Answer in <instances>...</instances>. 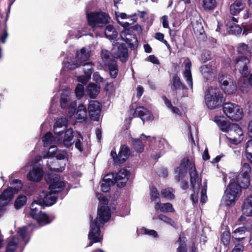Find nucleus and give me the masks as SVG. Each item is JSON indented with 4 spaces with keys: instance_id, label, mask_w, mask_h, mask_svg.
Returning <instances> with one entry per match:
<instances>
[{
    "instance_id": "f257e3e1",
    "label": "nucleus",
    "mask_w": 252,
    "mask_h": 252,
    "mask_svg": "<svg viewBox=\"0 0 252 252\" xmlns=\"http://www.w3.org/2000/svg\"><path fill=\"white\" fill-rule=\"evenodd\" d=\"M67 121L65 117L59 118L54 127L56 137H54L51 132H47L42 138L44 147L58 143H63L65 147H69L72 145L73 139V130L66 129Z\"/></svg>"
},
{
    "instance_id": "f03ea898",
    "label": "nucleus",
    "mask_w": 252,
    "mask_h": 252,
    "mask_svg": "<svg viewBox=\"0 0 252 252\" xmlns=\"http://www.w3.org/2000/svg\"><path fill=\"white\" fill-rule=\"evenodd\" d=\"M188 170L189 171L190 185L194 192L191 194V198L193 203H196L198 202L201 177L196 170L194 161H190L187 158L183 159L180 165L176 169V178L178 181L182 180L186 175Z\"/></svg>"
},
{
    "instance_id": "7ed1b4c3",
    "label": "nucleus",
    "mask_w": 252,
    "mask_h": 252,
    "mask_svg": "<svg viewBox=\"0 0 252 252\" xmlns=\"http://www.w3.org/2000/svg\"><path fill=\"white\" fill-rule=\"evenodd\" d=\"M111 217L110 211L108 206H102L98 208L97 217L91 219L90 230L88 235L90 242L89 246H91L94 243L100 242L103 236L100 228L107 222Z\"/></svg>"
},
{
    "instance_id": "20e7f679",
    "label": "nucleus",
    "mask_w": 252,
    "mask_h": 252,
    "mask_svg": "<svg viewBox=\"0 0 252 252\" xmlns=\"http://www.w3.org/2000/svg\"><path fill=\"white\" fill-rule=\"evenodd\" d=\"M47 180L50 184L49 187L50 191L48 193L42 191L38 198L40 203H42L44 205L51 206L56 203L57 199V193L63 189L65 183L60 178V176L56 174L49 175Z\"/></svg>"
},
{
    "instance_id": "39448f33",
    "label": "nucleus",
    "mask_w": 252,
    "mask_h": 252,
    "mask_svg": "<svg viewBox=\"0 0 252 252\" xmlns=\"http://www.w3.org/2000/svg\"><path fill=\"white\" fill-rule=\"evenodd\" d=\"M236 70H238L241 76L238 81V86L243 93L248 92V76L250 73V60L244 56H239L233 61Z\"/></svg>"
},
{
    "instance_id": "423d86ee",
    "label": "nucleus",
    "mask_w": 252,
    "mask_h": 252,
    "mask_svg": "<svg viewBox=\"0 0 252 252\" xmlns=\"http://www.w3.org/2000/svg\"><path fill=\"white\" fill-rule=\"evenodd\" d=\"M41 159L40 156H36L33 159L28 162L22 169L27 170V168L30 166L31 168L28 174L27 175V178L28 180L32 182H38L41 180L44 175V171L41 165L38 163Z\"/></svg>"
},
{
    "instance_id": "0eeeda50",
    "label": "nucleus",
    "mask_w": 252,
    "mask_h": 252,
    "mask_svg": "<svg viewBox=\"0 0 252 252\" xmlns=\"http://www.w3.org/2000/svg\"><path fill=\"white\" fill-rule=\"evenodd\" d=\"M90 48L83 47L76 52L75 59L65 58L63 61L64 67L68 69H74L79 67L83 62L87 61L90 57Z\"/></svg>"
},
{
    "instance_id": "6e6552de",
    "label": "nucleus",
    "mask_w": 252,
    "mask_h": 252,
    "mask_svg": "<svg viewBox=\"0 0 252 252\" xmlns=\"http://www.w3.org/2000/svg\"><path fill=\"white\" fill-rule=\"evenodd\" d=\"M43 204L40 203L39 199L34 200L31 205L30 216L35 220L37 223L41 226L49 223L52 219L46 214L41 212Z\"/></svg>"
},
{
    "instance_id": "1a4fd4ad",
    "label": "nucleus",
    "mask_w": 252,
    "mask_h": 252,
    "mask_svg": "<svg viewBox=\"0 0 252 252\" xmlns=\"http://www.w3.org/2000/svg\"><path fill=\"white\" fill-rule=\"evenodd\" d=\"M223 94L219 89L210 88L205 94V103L208 108L214 109L221 105L223 101Z\"/></svg>"
},
{
    "instance_id": "9d476101",
    "label": "nucleus",
    "mask_w": 252,
    "mask_h": 252,
    "mask_svg": "<svg viewBox=\"0 0 252 252\" xmlns=\"http://www.w3.org/2000/svg\"><path fill=\"white\" fill-rule=\"evenodd\" d=\"M241 189L235 181H231L226 188L221 200L222 204L225 206L234 205L236 200L241 194Z\"/></svg>"
},
{
    "instance_id": "9b49d317",
    "label": "nucleus",
    "mask_w": 252,
    "mask_h": 252,
    "mask_svg": "<svg viewBox=\"0 0 252 252\" xmlns=\"http://www.w3.org/2000/svg\"><path fill=\"white\" fill-rule=\"evenodd\" d=\"M87 17L89 25L93 28L104 26L110 19L108 14L102 11L90 12L87 14Z\"/></svg>"
},
{
    "instance_id": "f8f14e48",
    "label": "nucleus",
    "mask_w": 252,
    "mask_h": 252,
    "mask_svg": "<svg viewBox=\"0 0 252 252\" xmlns=\"http://www.w3.org/2000/svg\"><path fill=\"white\" fill-rule=\"evenodd\" d=\"M223 111L226 116L230 120L238 121L244 116L243 109L239 105L234 103H225L223 106Z\"/></svg>"
},
{
    "instance_id": "ddd939ff",
    "label": "nucleus",
    "mask_w": 252,
    "mask_h": 252,
    "mask_svg": "<svg viewBox=\"0 0 252 252\" xmlns=\"http://www.w3.org/2000/svg\"><path fill=\"white\" fill-rule=\"evenodd\" d=\"M101 55L104 64L109 68L110 76L112 78H116L118 72V66L110 53L108 50H102Z\"/></svg>"
},
{
    "instance_id": "4468645a",
    "label": "nucleus",
    "mask_w": 252,
    "mask_h": 252,
    "mask_svg": "<svg viewBox=\"0 0 252 252\" xmlns=\"http://www.w3.org/2000/svg\"><path fill=\"white\" fill-rule=\"evenodd\" d=\"M226 137L230 143L237 145L244 139L243 131L237 124H232Z\"/></svg>"
},
{
    "instance_id": "2eb2a0df",
    "label": "nucleus",
    "mask_w": 252,
    "mask_h": 252,
    "mask_svg": "<svg viewBox=\"0 0 252 252\" xmlns=\"http://www.w3.org/2000/svg\"><path fill=\"white\" fill-rule=\"evenodd\" d=\"M113 45L112 54L114 58L119 59L122 62H126L128 57L127 48L123 43L119 44V43L115 41L113 42Z\"/></svg>"
},
{
    "instance_id": "dca6fc26",
    "label": "nucleus",
    "mask_w": 252,
    "mask_h": 252,
    "mask_svg": "<svg viewBox=\"0 0 252 252\" xmlns=\"http://www.w3.org/2000/svg\"><path fill=\"white\" fill-rule=\"evenodd\" d=\"M129 155V149L125 145L121 146L118 155H117L116 152L113 150L111 152V156L113 158L114 162L117 164L122 163L126 161Z\"/></svg>"
},
{
    "instance_id": "f3484780",
    "label": "nucleus",
    "mask_w": 252,
    "mask_h": 252,
    "mask_svg": "<svg viewBox=\"0 0 252 252\" xmlns=\"http://www.w3.org/2000/svg\"><path fill=\"white\" fill-rule=\"evenodd\" d=\"M13 192L10 189H4L0 194V216L5 213L6 211L5 207L13 196Z\"/></svg>"
},
{
    "instance_id": "a211bd4d",
    "label": "nucleus",
    "mask_w": 252,
    "mask_h": 252,
    "mask_svg": "<svg viewBox=\"0 0 252 252\" xmlns=\"http://www.w3.org/2000/svg\"><path fill=\"white\" fill-rule=\"evenodd\" d=\"M220 82L221 85V88L224 92L228 94L235 93L237 90L236 83L227 76H223L220 78Z\"/></svg>"
},
{
    "instance_id": "6ab92c4d",
    "label": "nucleus",
    "mask_w": 252,
    "mask_h": 252,
    "mask_svg": "<svg viewBox=\"0 0 252 252\" xmlns=\"http://www.w3.org/2000/svg\"><path fill=\"white\" fill-rule=\"evenodd\" d=\"M120 36L121 39L125 41L129 46L130 48H134L138 44L137 39L135 35L130 32L129 29H125V30L121 32Z\"/></svg>"
},
{
    "instance_id": "aec40b11",
    "label": "nucleus",
    "mask_w": 252,
    "mask_h": 252,
    "mask_svg": "<svg viewBox=\"0 0 252 252\" xmlns=\"http://www.w3.org/2000/svg\"><path fill=\"white\" fill-rule=\"evenodd\" d=\"M88 111L91 120L98 121L101 112L100 103L95 100L91 101L88 106Z\"/></svg>"
},
{
    "instance_id": "412c9836",
    "label": "nucleus",
    "mask_w": 252,
    "mask_h": 252,
    "mask_svg": "<svg viewBox=\"0 0 252 252\" xmlns=\"http://www.w3.org/2000/svg\"><path fill=\"white\" fill-rule=\"evenodd\" d=\"M116 15L118 22L124 28L128 27L137 20L136 14L129 16L125 13L116 12Z\"/></svg>"
},
{
    "instance_id": "4be33fe9",
    "label": "nucleus",
    "mask_w": 252,
    "mask_h": 252,
    "mask_svg": "<svg viewBox=\"0 0 252 252\" xmlns=\"http://www.w3.org/2000/svg\"><path fill=\"white\" fill-rule=\"evenodd\" d=\"M67 153L64 150H58L55 147L51 146L49 151L43 154L44 158H51L56 157L57 159H63L67 158Z\"/></svg>"
},
{
    "instance_id": "5701e85b",
    "label": "nucleus",
    "mask_w": 252,
    "mask_h": 252,
    "mask_svg": "<svg viewBox=\"0 0 252 252\" xmlns=\"http://www.w3.org/2000/svg\"><path fill=\"white\" fill-rule=\"evenodd\" d=\"M114 174V182L119 187L125 186L128 179L129 172L126 169H121L117 173Z\"/></svg>"
},
{
    "instance_id": "b1692460",
    "label": "nucleus",
    "mask_w": 252,
    "mask_h": 252,
    "mask_svg": "<svg viewBox=\"0 0 252 252\" xmlns=\"http://www.w3.org/2000/svg\"><path fill=\"white\" fill-rule=\"evenodd\" d=\"M93 64L91 63H86L84 64V75L79 76L77 78L78 81L82 83H86L91 77L93 71Z\"/></svg>"
},
{
    "instance_id": "393cba45",
    "label": "nucleus",
    "mask_w": 252,
    "mask_h": 252,
    "mask_svg": "<svg viewBox=\"0 0 252 252\" xmlns=\"http://www.w3.org/2000/svg\"><path fill=\"white\" fill-rule=\"evenodd\" d=\"M152 139V138L150 136H146L143 134H141L140 139H134L132 138H131L133 148L137 152L139 153L142 152L144 150V145L142 141H144L145 139H147L148 141H151Z\"/></svg>"
},
{
    "instance_id": "a878e982",
    "label": "nucleus",
    "mask_w": 252,
    "mask_h": 252,
    "mask_svg": "<svg viewBox=\"0 0 252 252\" xmlns=\"http://www.w3.org/2000/svg\"><path fill=\"white\" fill-rule=\"evenodd\" d=\"M246 6V0H235L230 6V12L232 15H237Z\"/></svg>"
},
{
    "instance_id": "bb28decb",
    "label": "nucleus",
    "mask_w": 252,
    "mask_h": 252,
    "mask_svg": "<svg viewBox=\"0 0 252 252\" xmlns=\"http://www.w3.org/2000/svg\"><path fill=\"white\" fill-rule=\"evenodd\" d=\"M243 214L247 217H252V195L246 198L242 206Z\"/></svg>"
},
{
    "instance_id": "cd10ccee",
    "label": "nucleus",
    "mask_w": 252,
    "mask_h": 252,
    "mask_svg": "<svg viewBox=\"0 0 252 252\" xmlns=\"http://www.w3.org/2000/svg\"><path fill=\"white\" fill-rule=\"evenodd\" d=\"M114 183L113 174H108L105 175L101 185L102 191L105 192H108L110 189L111 186Z\"/></svg>"
},
{
    "instance_id": "c85d7f7f",
    "label": "nucleus",
    "mask_w": 252,
    "mask_h": 252,
    "mask_svg": "<svg viewBox=\"0 0 252 252\" xmlns=\"http://www.w3.org/2000/svg\"><path fill=\"white\" fill-rule=\"evenodd\" d=\"M214 122L217 124L222 131L227 132V133H228L232 124L226 122L223 117L216 116L214 118Z\"/></svg>"
},
{
    "instance_id": "c756f323",
    "label": "nucleus",
    "mask_w": 252,
    "mask_h": 252,
    "mask_svg": "<svg viewBox=\"0 0 252 252\" xmlns=\"http://www.w3.org/2000/svg\"><path fill=\"white\" fill-rule=\"evenodd\" d=\"M200 72L206 79H210L215 77L216 74V71L215 68H212L210 65H203L200 68Z\"/></svg>"
},
{
    "instance_id": "7c9ffc66",
    "label": "nucleus",
    "mask_w": 252,
    "mask_h": 252,
    "mask_svg": "<svg viewBox=\"0 0 252 252\" xmlns=\"http://www.w3.org/2000/svg\"><path fill=\"white\" fill-rule=\"evenodd\" d=\"M232 181H235L236 183L241 188H247L250 185V175H245L243 174H239L236 179Z\"/></svg>"
},
{
    "instance_id": "2f4dec72",
    "label": "nucleus",
    "mask_w": 252,
    "mask_h": 252,
    "mask_svg": "<svg viewBox=\"0 0 252 252\" xmlns=\"http://www.w3.org/2000/svg\"><path fill=\"white\" fill-rule=\"evenodd\" d=\"M185 70L184 72V77L186 79L188 85L192 88V76L191 73V62L187 59L185 61Z\"/></svg>"
},
{
    "instance_id": "473e14b6",
    "label": "nucleus",
    "mask_w": 252,
    "mask_h": 252,
    "mask_svg": "<svg viewBox=\"0 0 252 252\" xmlns=\"http://www.w3.org/2000/svg\"><path fill=\"white\" fill-rule=\"evenodd\" d=\"M156 211H160L162 212H173L174 209L172 205L170 203H161L160 202L155 203L154 205Z\"/></svg>"
},
{
    "instance_id": "72a5a7b5",
    "label": "nucleus",
    "mask_w": 252,
    "mask_h": 252,
    "mask_svg": "<svg viewBox=\"0 0 252 252\" xmlns=\"http://www.w3.org/2000/svg\"><path fill=\"white\" fill-rule=\"evenodd\" d=\"M247 232L248 230L245 226L239 227L232 232V238L239 241L245 237Z\"/></svg>"
},
{
    "instance_id": "f704fd0d",
    "label": "nucleus",
    "mask_w": 252,
    "mask_h": 252,
    "mask_svg": "<svg viewBox=\"0 0 252 252\" xmlns=\"http://www.w3.org/2000/svg\"><path fill=\"white\" fill-rule=\"evenodd\" d=\"M18 245L19 239L16 237H13L8 241L5 252H15L18 248Z\"/></svg>"
},
{
    "instance_id": "c9c22d12",
    "label": "nucleus",
    "mask_w": 252,
    "mask_h": 252,
    "mask_svg": "<svg viewBox=\"0 0 252 252\" xmlns=\"http://www.w3.org/2000/svg\"><path fill=\"white\" fill-rule=\"evenodd\" d=\"M99 91V86L95 84L90 83L88 87V93L92 98H95L98 94Z\"/></svg>"
},
{
    "instance_id": "e433bc0d",
    "label": "nucleus",
    "mask_w": 252,
    "mask_h": 252,
    "mask_svg": "<svg viewBox=\"0 0 252 252\" xmlns=\"http://www.w3.org/2000/svg\"><path fill=\"white\" fill-rule=\"evenodd\" d=\"M118 32L113 26L109 25L106 27L105 35L109 39H114L117 36Z\"/></svg>"
},
{
    "instance_id": "4c0bfd02",
    "label": "nucleus",
    "mask_w": 252,
    "mask_h": 252,
    "mask_svg": "<svg viewBox=\"0 0 252 252\" xmlns=\"http://www.w3.org/2000/svg\"><path fill=\"white\" fill-rule=\"evenodd\" d=\"M9 182L11 187L8 189H10L14 194L17 193L22 189L23 185L22 181L17 179H13L10 180Z\"/></svg>"
},
{
    "instance_id": "58836bf2",
    "label": "nucleus",
    "mask_w": 252,
    "mask_h": 252,
    "mask_svg": "<svg viewBox=\"0 0 252 252\" xmlns=\"http://www.w3.org/2000/svg\"><path fill=\"white\" fill-rule=\"evenodd\" d=\"M71 99L70 93L67 91H64L61 96V106L62 108H65L68 106V102Z\"/></svg>"
},
{
    "instance_id": "ea45409f",
    "label": "nucleus",
    "mask_w": 252,
    "mask_h": 252,
    "mask_svg": "<svg viewBox=\"0 0 252 252\" xmlns=\"http://www.w3.org/2000/svg\"><path fill=\"white\" fill-rule=\"evenodd\" d=\"M87 116V110L86 107L83 104L78 106L76 112V119L83 120L85 119Z\"/></svg>"
},
{
    "instance_id": "a19ab883",
    "label": "nucleus",
    "mask_w": 252,
    "mask_h": 252,
    "mask_svg": "<svg viewBox=\"0 0 252 252\" xmlns=\"http://www.w3.org/2000/svg\"><path fill=\"white\" fill-rule=\"evenodd\" d=\"M27 197L24 195H19L14 202V207L18 210L24 206L27 202Z\"/></svg>"
},
{
    "instance_id": "79ce46f5",
    "label": "nucleus",
    "mask_w": 252,
    "mask_h": 252,
    "mask_svg": "<svg viewBox=\"0 0 252 252\" xmlns=\"http://www.w3.org/2000/svg\"><path fill=\"white\" fill-rule=\"evenodd\" d=\"M227 29L228 32L232 34H238L242 32V29L239 25L235 23H228L227 24Z\"/></svg>"
},
{
    "instance_id": "37998d69",
    "label": "nucleus",
    "mask_w": 252,
    "mask_h": 252,
    "mask_svg": "<svg viewBox=\"0 0 252 252\" xmlns=\"http://www.w3.org/2000/svg\"><path fill=\"white\" fill-rule=\"evenodd\" d=\"M237 50L239 54L247 55L248 54H252V49L249 50V47L245 43H240L237 47Z\"/></svg>"
},
{
    "instance_id": "c03bdc74",
    "label": "nucleus",
    "mask_w": 252,
    "mask_h": 252,
    "mask_svg": "<svg viewBox=\"0 0 252 252\" xmlns=\"http://www.w3.org/2000/svg\"><path fill=\"white\" fill-rule=\"evenodd\" d=\"M161 194L162 197L167 200H171L174 198V190L172 188L165 189L162 190Z\"/></svg>"
},
{
    "instance_id": "a18cd8bd",
    "label": "nucleus",
    "mask_w": 252,
    "mask_h": 252,
    "mask_svg": "<svg viewBox=\"0 0 252 252\" xmlns=\"http://www.w3.org/2000/svg\"><path fill=\"white\" fill-rule=\"evenodd\" d=\"M164 102L166 105V106L174 114H176L178 115H181V112L179 108L173 106L172 105L171 102L168 100L166 97H164L163 98Z\"/></svg>"
},
{
    "instance_id": "49530a36",
    "label": "nucleus",
    "mask_w": 252,
    "mask_h": 252,
    "mask_svg": "<svg viewBox=\"0 0 252 252\" xmlns=\"http://www.w3.org/2000/svg\"><path fill=\"white\" fill-rule=\"evenodd\" d=\"M158 218L162 221L163 222L166 223V224H168L173 227L176 226L175 222L174 220H173L170 218L163 215V214H159L158 216Z\"/></svg>"
},
{
    "instance_id": "de8ad7c7",
    "label": "nucleus",
    "mask_w": 252,
    "mask_h": 252,
    "mask_svg": "<svg viewBox=\"0 0 252 252\" xmlns=\"http://www.w3.org/2000/svg\"><path fill=\"white\" fill-rule=\"evenodd\" d=\"M18 233L21 236L22 239L24 242L25 245L27 244L29 240V238L27 235V227H23L22 228H19L18 231Z\"/></svg>"
},
{
    "instance_id": "09e8293b",
    "label": "nucleus",
    "mask_w": 252,
    "mask_h": 252,
    "mask_svg": "<svg viewBox=\"0 0 252 252\" xmlns=\"http://www.w3.org/2000/svg\"><path fill=\"white\" fill-rule=\"evenodd\" d=\"M83 140V137L79 134L78 137L75 139L73 142L75 148L80 152H82L84 150L83 144L82 142Z\"/></svg>"
},
{
    "instance_id": "8fccbe9b",
    "label": "nucleus",
    "mask_w": 252,
    "mask_h": 252,
    "mask_svg": "<svg viewBox=\"0 0 252 252\" xmlns=\"http://www.w3.org/2000/svg\"><path fill=\"white\" fill-rule=\"evenodd\" d=\"M216 5V0H203V7L208 10L214 9Z\"/></svg>"
},
{
    "instance_id": "3c124183",
    "label": "nucleus",
    "mask_w": 252,
    "mask_h": 252,
    "mask_svg": "<svg viewBox=\"0 0 252 252\" xmlns=\"http://www.w3.org/2000/svg\"><path fill=\"white\" fill-rule=\"evenodd\" d=\"M87 34L84 32V31H81L80 30H71L69 31L68 36L72 38H79L83 35H86Z\"/></svg>"
},
{
    "instance_id": "603ef678",
    "label": "nucleus",
    "mask_w": 252,
    "mask_h": 252,
    "mask_svg": "<svg viewBox=\"0 0 252 252\" xmlns=\"http://www.w3.org/2000/svg\"><path fill=\"white\" fill-rule=\"evenodd\" d=\"M159 193L157 189L155 187H152L150 189V197L152 201H154L155 203L159 201L157 200L159 198Z\"/></svg>"
},
{
    "instance_id": "864d4df0",
    "label": "nucleus",
    "mask_w": 252,
    "mask_h": 252,
    "mask_svg": "<svg viewBox=\"0 0 252 252\" xmlns=\"http://www.w3.org/2000/svg\"><path fill=\"white\" fill-rule=\"evenodd\" d=\"M8 32L6 28H5L3 32H0V42L2 43H5L6 42V39L8 37ZM2 58V54H1V49L0 47V59Z\"/></svg>"
},
{
    "instance_id": "5fc2aeb1",
    "label": "nucleus",
    "mask_w": 252,
    "mask_h": 252,
    "mask_svg": "<svg viewBox=\"0 0 252 252\" xmlns=\"http://www.w3.org/2000/svg\"><path fill=\"white\" fill-rule=\"evenodd\" d=\"M170 16L173 19L172 21V25L174 27H178L181 24V20L180 19L179 15L172 13Z\"/></svg>"
},
{
    "instance_id": "6e6d98bb",
    "label": "nucleus",
    "mask_w": 252,
    "mask_h": 252,
    "mask_svg": "<svg viewBox=\"0 0 252 252\" xmlns=\"http://www.w3.org/2000/svg\"><path fill=\"white\" fill-rule=\"evenodd\" d=\"M206 191H207V183L206 182H204L203 189H202L201 191L200 202L202 203H205L207 200V196L206 195Z\"/></svg>"
},
{
    "instance_id": "4d7b16f0",
    "label": "nucleus",
    "mask_w": 252,
    "mask_h": 252,
    "mask_svg": "<svg viewBox=\"0 0 252 252\" xmlns=\"http://www.w3.org/2000/svg\"><path fill=\"white\" fill-rule=\"evenodd\" d=\"M75 92L77 98H80L82 97L84 94L83 85L82 84H78L75 88Z\"/></svg>"
},
{
    "instance_id": "13d9d810",
    "label": "nucleus",
    "mask_w": 252,
    "mask_h": 252,
    "mask_svg": "<svg viewBox=\"0 0 252 252\" xmlns=\"http://www.w3.org/2000/svg\"><path fill=\"white\" fill-rule=\"evenodd\" d=\"M172 83L175 89H179L182 88V84L179 77L174 76L172 79Z\"/></svg>"
},
{
    "instance_id": "bf43d9fd",
    "label": "nucleus",
    "mask_w": 252,
    "mask_h": 252,
    "mask_svg": "<svg viewBox=\"0 0 252 252\" xmlns=\"http://www.w3.org/2000/svg\"><path fill=\"white\" fill-rule=\"evenodd\" d=\"M141 120L144 122L146 121H152L154 119V117L152 114L148 110L146 109L145 113L141 118Z\"/></svg>"
},
{
    "instance_id": "052dcab7",
    "label": "nucleus",
    "mask_w": 252,
    "mask_h": 252,
    "mask_svg": "<svg viewBox=\"0 0 252 252\" xmlns=\"http://www.w3.org/2000/svg\"><path fill=\"white\" fill-rule=\"evenodd\" d=\"M251 171V168L250 164L248 163H245L243 165L242 171L240 174H243L245 175H250V173Z\"/></svg>"
},
{
    "instance_id": "680f3d73",
    "label": "nucleus",
    "mask_w": 252,
    "mask_h": 252,
    "mask_svg": "<svg viewBox=\"0 0 252 252\" xmlns=\"http://www.w3.org/2000/svg\"><path fill=\"white\" fill-rule=\"evenodd\" d=\"M146 110V109L142 106L138 107L135 110L134 116L140 117L141 118Z\"/></svg>"
},
{
    "instance_id": "e2e57ef3",
    "label": "nucleus",
    "mask_w": 252,
    "mask_h": 252,
    "mask_svg": "<svg viewBox=\"0 0 252 252\" xmlns=\"http://www.w3.org/2000/svg\"><path fill=\"white\" fill-rule=\"evenodd\" d=\"M177 242H179V246L177 249L178 252H187V249L186 244L182 242L181 237L180 236L179 240Z\"/></svg>"
},
{
    "instance_id": "0e129e2a",
    "label": "nucleus",
    "mask_w": 252,
    "mask_h": 252,
    "mask_svg": "<svg viewBox=\"0 0 252 252\" xmlns=\"http://www.w3.org/2000/svg\"><path fill=\"white\" fill-rule=\"evenodd\" d=\"M230 234L228 232H224L221 236V241L225 245H227L230 241Z\"/></svg>"
},
{
    "instance_id": "69168bd1",
    "label": "nucleus",
    "mask_w": 252,
    "mask_h": 252,
    "mask_svg": "<svg viewBox=\"0 0 252 252\" xmlns=\"http://www.w3.org/2000/svg\"><path fill=\"white\" fill-rule=\"evenodd\" d=\"M65 163L63 164V165L61 166L60 168L53 167L49 164V160L47 161V166L48 168L51 170H54L56 172H61L63 171L65 169Z\"/></svg>"
},
{
    "instance_id": "338daca9",
    "label": "nucleus",
    "mask_w": 252,
    "mask_h": 252,
    "mask_svg": "<svg viewBox=\"0 0 252 252\" xmlns=\"http://www.w3.org/2000/svg\"><path fill=\"white\" fill-rule=\"evenodd\" d=\"M155 38L157 39L162 42L166 46L168 45L167 41L164 39V34L163 33H161L160 32L157 33L155 35Z\"/></svg>"
},
{
    "instance_id": "774afa93",
    "label": "nucleus",
    "mask_w": 252,
    "mask_h": 252,
    "mask_svg": "<svg viewBox=\"0 0 252 252\" xmlns=\"http://www.w3.org/2000/svg\"><path fill=\"white\" fill-rule=\"evenodd\" d=\"M244 248V246L242 244L239 243L235 246L232 252H242L243 251Z\"/></svg>"
}]
</instances>
